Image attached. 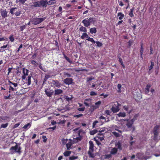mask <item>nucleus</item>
<instances>
[{"label": "nucleus", "mask_w": 160, "mask_h": 160, "mask_svg": "<svg viewBox=\"0 0 160 160\" xmlns=\"http://www.w3.org/2000/svg\"><path fill=\"white\" fill-rule=\"evenodd\" d=\"M87 40L88 41H90L92 42L93 43H96V42L94 41V40L92 38H91L90 37H88V38L87 39Z\"/></svg>", "instance_id": "e433bc0d"}, {"label": "nucleus", "mask_w": 160, "mask_h": 160, "mask_svg": "<svg viewBox=\"0 0 160 160\" xmlns=\"http://www.w3.org/2000/svg\"><path fill=\"white\" fill-rule=\"evenodd\" d=\"M97 32V30L96 28H91L90 29V32L92 33H95Z\"/></svg>", "instance_id": "a878e982"}, {"label": "nucleus", "mask_w": 160, "mask_h": 160, "mask_svg": "<svg viewBox=\"0 0 160 160\" xmlns=\"http://www.w3.org/2000/svg\"><path fill=\"white\" fill-rule=\"evenodd\" d=\"M144 48L143 47V43L142 42L140 43V58L142 59H143V58L142 57V54L143 52Z\"/></svg>", "instance_id": "dca6fc26"}, {"label": "nucleus", "mask_w": 160, "mask_h": 160, "mask_svg": "<svg viewBox=\"0 0 160 160\" xmlns=\"http://www.w3.org/2000/svg\"><path fill=\"white\" fill-rule=\"evenodd\" d=\"M8 123H6L5 124H2L0 128H6L8 126Z\"/></svg>", "instance_id": "de8ad7c7"}, {"label": "nucleus", "mask_w": 160, "mask_h": 160, "mask_svg": "<svg viewBox=\"0 0 160 160\" xmlns=\"http://www.w3.org/2000/svg\"><path fill=\"white\" fill-rule=\"evenodd\" d=\"M20 125V124L19 123H18L16 124H15L14 126V128H15L17 127H18Z\"/></svg>", "instance_id": "774afa93"}, {"label": "nucleus", "mask_w": 160, "mask_h": 160, "mask_svg": "<svg viewBox=\"0 0 160 160\" xmlns=\"http://www.w3.org/2000/svg\"><path fill=\"white\" fill-rule=\"evenodd\" d=\"M117 149L116 148H113L110 151V153L112 155H114L117 153Z\"/></svg>", "instance_id": "412c9836"}, {"label": "nucleus", "mask_w": 160, "mask_h": 160, "mask_svg": "<svg viewBox=\"0 0 160 160\" xmlns=\"http://www.w3.org/2000/svg\"><path fill=\"white\" fill-rule=\"evenodd\" d=\"M50 78V76L48 75H46L45 77V78L43 79V82L44 83L47 80Z\"/></svg>", "instance_id": "79ce46f5"}, {"label": "nucleus", "mask_w": 160, "mask_h": 160, "mask_svg": "<svg viewBox=\"0 0 160 160\" xmlns=\"http://www.w3.org/2000/svg\"><path fill=\"white\" fill-rule=\"evenodd\" d=\"M96 43L97 46L98 47H101L102 45V43L99 41L96 42Z\"/></svg>", "instance_id": "49530a36"}, {"label": "nucleus", "mask_w": 160, "mask_h": 160, "mask_svg": "<svg viewBox=\"0 0 160 160\" xmlns=\"http://www.w3.org/2000/svg\"><path fill=\"white\" fill-rule=\"evenodd\" d=\"M89 151L88 153L90 157L93 158L94 157V155L92 152L93 151V143L92 141H90L89 142Z\"/></svg>", "instance_id": "6e6552de"}, {"label": "nucleus", "mask_w": 160, "mask_h": 160, "mask_svg": "<svg viewBox=\"0 0 160 160\" xmlns=\"http://www.w3.org/2000/svg\"><path fill=\"white\" fill-rule=\"evenodd\" d=\"M71 152L70 151H66L63 153V155L67 157L70 155Z\"/></svg>", "instance_id": "7c9ffc66"}, {"label": "nucleus", "mask_w": 160, "mask_h": 160, "mask_svg": "<svg viewBox=\"0 0 160 160\" xmlns=\"http://www.w3.org/2000/svg\"><path fill=\"white\" fill-rule=\"evenodd\" d=\"M160 127L159 125H156L154 127L153 130V139L157 142L160 139V133L159 132Z\"/></svg>", "instance_id": "f03ea898"}, {"label": "nucleus", "mask_w": 160, "mask_h": 160, "mask_svg": "<svg viewBox=\"0 0 160 160\" xmlns=\"http://www.w3.org/2000/svg\"><path fill=\"white\" fill-rule=\"evenodd\" d=\"M94 79V78H92V77H88V78H87V82H89V81H90L93 79Z\"/></svg>", "instance_id": "4d7b16f0"}, {"label": "nucleus", "mask_w": 160, "mask_h": 160, "mask_svg": "<svg viewBox=\"0 0 160 160\" xmlns=\"http://www.w3.org/2000/svg\"><path fill=\"white\" fill-rule=\"evenodd\" d=\"M121 85L120 84H118L117 85V88L118 89V91L119 92H120L121 91Z\"/></svg>", "instance_id": "3c124183"}, {"label": "nucleus", "mask_w": 160, "mask_h": 160, "mask_svg": "<svg viewBox=\"0 0 160 160\" xmlns=\"http://www.w3.org/2000/svg\"><path fill=\"white\" fill-rule=\"evenodd\" d=\"M9 90V92H10L11 91H16L17 90V88H14L11 86V85H10Z\"/></svg>", "instance_id": "393cba45"}, {"label": "nucleus", "mask_w": 160, "mask_h": 160, "mask_svg": "<svg viewBox=\"0 0 160 160\" xmlns=\"http://www.w3.org/2000/svg\"><path fill=\"white\" fill-rule=\"evenodd\" d=\"M105 113L107 115H110L111 112L109 110H106L105 111Z\"/></svg>", "instance_id": "864d4df0"}, {"label": "nucleus", "mask_w": 160, "mask_h": 160, "mask_svg": "<svg viewBox=\"0 0 160 160\" xmlns=\"http://www.w3.org/2000/svg\"><path fill=\"white\" fill-rule=\"evenodd\" d=\"M117 105L116 106V107H112L111 108V110L113 113L117 112L119 111V107L120 106V104L117 103Z\"/></svg>", "instance_id": "ddd939ff"}, {"label": "nucleus", "mask_w": 160, "mask_h": 160, "mask_svg": "<svg viewBox=\"0 0 160 160\" xmlns=\"http://www.w3.org/2000/svg\"><path fill=\"white\" fill-rule=\"evenodd\" d=\"M62 141L63 142L62 143L63 144L67 142L66 144V146L68 150H69L70 149L72 148V144L75 143H73V140L71 139H70L69 140H68L67 139H63L62 140Z\"/></svg>", "instance_id": "1a4fd4ad"}, {"label": "nucleus", "mask_w": 160, "mask_h": 160, "mask_svg": "<svg viewBox=\"0 0 160 160\" xmlns=\"http://www.w3.org/2000/svg\"><path fill=\"white\" fill-rule=\"evenodd\" d=\"M135 156L132 155L131 158V160H146L149 158V157H144L143 155L141 153H138L136 155V159L134 160Z\"/></svg>", "instance_id": "20e7f679"}, {"label": "nucleus", "mask_w": 160, "mask_h": 160, "mask_svg": "<svg viewBox=\"0 0 160 160\" xmlns=\"http://www.w3.org/2000/svg\"><path fill=\"white\" fill-rule=\"evenodd\" d=\"M118 117H124L126 116V113L124 112H120L117 115Z\"/></svg>", "instance_id": "c756f323"}, {"label": "nucleus", "mask_w": 160, "mask_h": 160, "mask_svg": "<svg viewBox=\"0 0 160 160\" xmlns=\"http://www.w3.org/2000/svg\"><path fill=\"white\" fill-rule=\"evenodd\" d=\"M73 143H77L81 140L82 136L81 134L84 132L80 128H75L73 130Z\"/></svg>", "instance_id": "f257e3e1"}, {"label": "nucleus", "mask_w": 160, "mask_h": 160, "mask_svg": "<svg viewBox=\"0 0 160 160\" xmlns=\"http://www.w3.org/2000/svg\"><path fill=\"white\" fill-rule=\"evenodd\" d=\"M112 155L111 153L109 154H108L104 155V158L105 159H108L112 157Z\"/></svg>", "instance_id": "4c0bfd02"}, {"label": "nucleus", "mask_w": 160, "mask_h": 160, "mask_svg": "<svg viewBox=\"0 0 160 160\" xmlns=\"http://www.w3.org/2000/svg\"><path fill=\"white\" fill-rule=\"evenodd\" d=\"M98 108V107L96 106L95 105H93L91 106V110L92 111H93Z\"/></svg>", "instance_id": "ea45409f"}, {"label": "nucleus", "mask_w": 160, "mask_h": 160, "mask_svg": "<svg viewBox=\"0 0 160 160\" xmlns=\"http://www.w3.org/2000/svg\"><path fill=\"white\" fill-rule=\"evenodd\" d=\"M21 13L20 11H17L14 14L16 16H19Z\"/></svg>", "instance_id": "13d9d810"}, {"label": "nucleus", "mask_w": 160, "mask_h": 160, "mask_svg": "<svg viewBox=\"0 0 160 160\" xmlns=\"http://www.w3.org/2000/svg\"><path fill=\"white\" fill-rule=\"evenodd\" d=\"M22 72L23 75L22 76V78L23 80H24L26 78V76L28 75V70L27 69L23 68L22 70Z\"/></svg>", "instance_id": "f8f14e48"}, {"label": "nucleus", "mask_w": 160, "mask_h": 160, "mask_svg": "<svg viewBox=\"0 0 160 160\" xmlns=\"http://www.w3.org/2000/svg\"><path fill=\"white\" fill-rule=\"evenodd\" d=\"M52 86L58 87H60L61 86V83L58 80H53L51 82Z\"/></svg>", "instance_id": "9d476101"}, {"label": "nucleus", "mask_w": 160, "mask_h": 160, "mask_svg": "<svg viewBox=\"0 0 160 160\" xmlns=\"http://www.w3.org/2000/svg\"><path fill=\"white\" fill-rule=\"evenodd\" d=\"M33 8H36L37 7H40L39 1H38L33 3V4L32 6Z\"/></svg>", "instance_id": "4be33fe9"}, {"label": "nucleus", "mask_w": 160, "mask_h": 160, "mask_svg": "<svg viewBox=\"0 0 160 160\" xmlns=\"http://www.w3.org/2000/svg\"><path fill=\"white\" fill-rule=\"evenodd\" d=\"M63 92L60 89H58L55 90L54 95H58L62 93Z\"/></svg>", "instance_id": "6ab92c4d"}, {"label": "nucleus", "mask_w": 160, "mask_h": 160, "mask_svg": "<svg viewBox=\"0 0 160 160\" xmlns=\"http://www.w3.org/2000/svg\"><path fill=\"white\" fill-rule=\"evenodd\" d=\"M134 9L133 8L131 9L129 13V15L131 17H132L134 16L133 14V11Z\"/></svg>", "instance_id": "a19ab883"}, {"label": "nucleus", "mask_w": 160, "mask_h": 160, "mask_svg": "<svg viewBox=\"0 0 160 160\" xmlns=\"http://www.w3.org/2000/svg\"><path fill=\"white\" fill-rule=\"evenodd\" d=\"M47 1L45 0H41L39 1L40 2V7L42 6L43 7H46L47 6Z\"/></svg>", "instance_id": "f3484780"}, {"label": "nucleus", "mask_w": 160, "mask_h": 160, "mask_svg": "<svg viewBox=\"0 0 160 160\" xmlns=\"http://www.w3.org/2000/svg\"><path fill=\"white\" fill-rule=\"evenodd\" d=\"M63 82L66 84H71L73 82V79L72 78H67L64 80Z\"/></svg>", "instance_id": "9b49d317"}, {"label": "nucleus", "mask_w": 160, "mask_h": 160, "mask_svg": "<svg viewBox=\"0 0 160 160\" xmlns=\"http://www.w3.org/2000/svg\"><path fill=\"white\" fill-rule=\"evenodd\" d=\"M31 76L29 75L28 76V77L27 80H28V85H29L31 83Z\"/></svg>", "instance_id": "c9c22d12"}, {"label": "nucleus", "mask_w": 160, "mask_h": 160, "mask_svg": "<svg viewBox=\"0 0 160 160\" xmlns=\"http://www.w3.org/2000/svg\"><path fill=\"white\" fill-rule=\"evenodd\" d=\"M56 1L55 0H51L48 2H47V3L49 5H52L56 3Z\"/></svg>", "instance_id": "c85d7f7f"}, {"label": "nucleus", "mask_w": 160, "mask_h": 160, "mask_svg": "<svg viewBox=\"0 0 160 160\" xmlns=\"http://www.w3.org/2000/svg\"><path fill=\"white\" fill-rule=\"evenodd\" d=\"M31 63L35 66H36L38 64L34 60H32L31 62Z\"/></svg>", "instance_id": "603ef678"}, {"label": "nucleus", "mask_w": 160, "mask_h": 160, "mask_svg": "<svg viewBox=\"0 0 160 160\" xmlns=\"http://www.w3.org/2000/svg\"><path fill=\"white\" fill-rule=\"evenodd\" d=\"M100 96H103L104 98H105L108 97V94H104V93H102L100 95Z\"/></svg>", "instance_id": "0e129e2a"}, {"label": "nucleus", "mask_w": 160, "mask_h": 160, "mask_svg": "<svg viewBox=\"0 0 160 160\" xmlns=\"http://www.w3.org/2000/svg\"><path fill=\"white\" fill-rule=\"evenodd\" d=\"M101 101H98L97 102L95 103V105L98 107V108L99 107L100 105L101 104Z\"/></svg>", "instance_id": "c03bdc74"}, {"label": "nucleus", "mask_w": 160, "mask_h": 160, "mask_svg": "<svg viewBox=\"0 0 160 160\" xmlns=\"http://www.w3.org/2000/svg\"><path fill=\"white\" fill-rule=\"evenodd\" d=\"M100 119H105V121L106 122H108L109 121V119L108 118H107V120H106L105 118L102 116H101L99 118Z\"/></svg>", "instance_id": "09e8293b"}, {"label": "nucleus", "mask_w": 160, "mask_h": 160, "mask_svg": "<svg viewBox=\"0 0 160 160\" xmlns=\"http://www.w3.org/2000/svg\"><path fill=\"white\" fill-rule=\"evenodd\" d=\"M98 123V121H95L92 124V128H94L98 127V125H97V123Z\"/></svg>", "instance_id": "473e14b6"}, {"label": "nucleus", "mask_w": 160, "mask_h": 160, "mask_svg": "<svg viewBox=\"0 0 160 160\" xmlns=\"http://www.w3.org/2000/svg\"><path fill=\"white\" fill-rule=\"evenodd\" d=\"M9 38L11 42H13L14 40V39L13 38L12 35L10 36Z\"/></svg>", "instance_id": "6e6d98bb"}, {"label": "nucleus", "mask_w": 160, "mask_h": 160, "mask_svg": "<svg viewBox=\"0 0 160 160\" xmlns=\"http://www.w3.org/2000/svg\"><path fill=\"white\" fill-rule=\"evenodd\" d=\"M78 158V157L77 156H71L69 158V160H74L77 159Z\"/></svg>", "instance_id": "37998d69"}, {"label": "nucleus", "mask_w": 160, "mask_h": 160, "mask_svg": "<svg viewBox=\"0 0 160 160\" xmlns=\"http://www.w3.org/2000/svg\"><path fill=\"white\" fill-rule=\"evenodd\" d=\"M135 120V118H133L131 120L127 119V122L126 125L128 128V131L132 130V132L134 131L135 128L134 126H132V125Z\"/></svg>", "instance_id": "7ed1b4c3"}, {"label": "nucleus", "mask_w": 160, "mask_h": 160, "mask_svg": "<svg viewBox=\"0 0 160 160\" xmlns=\"http://www.w3.org/2000/svg\"><path fill=\"white\" fill-rule=\"evenodd\" d=\"M98 131L96 129H94L90 131V133L91 135H93L98 132Z\"/></svg>", "instance_id": "58836bf2"}, {"label": "nucleus", "mask_w": 160, "mask_h": 160, "mask_svg": "<svg viewBox=\"0 0 160 160\" xmlns=\"http://www.w3.org/2000/svg\"><path fill=\"white\" fill-rule=\"evenodd\" d=\"M62 73L63 74V77L64 78H66V77H72L71 75L67 72H64Z\"/></svg>", "instance_id": "b1692460"}, {"label": "nucleus", "mask_w": 160, "mask_h": 160, "mask_svg": "<svg viewBox=\"0 0 160 160\" xmlns=\"http://www.w3.org/2000/svg\"><path fill=\"white\" fill-rule=\"evenodd\" d=\"M8 46V45L7 44L6 45H3L0 48L2 50V49L3 48H6Z\"/></svg>", "instance_id": "69168bd1"}, {"label": "nucleus", "mask_w": 160, "mask_h": 160, "mask_svg": "<svg viewBox=\"0 0 160 160\" xmlns=\"http://www.w3.org/2000/svg\"><path fill=\"white\" fill-rule=\"evenodd\" d=\"M79 30L80 31H81V32H86L87 31V29H86V28L83 26H81V27L79 29Z\"/></svg>", "instance_id": "2f4dec72"}, {"label": "nucleus", "mask_w": 160, "mask_h": 160, "mask_svg": "<svg viewBox=\"0 0 160 160\" xmlns=\"http://www.w3.org/2000/svg\"><path fill=\"white\" fill-rule=\"evenodd\" d=\"M46 18V17L44 18H35L31 19V23L32 24L36 25L42 22Z\"/></svg>", "instance_id": "39448f33"}, {"label": "nucleus", "mask_w": 160, "mask_h": 160, "mask_svg": "<svg viewBox=\"0 0 160 160\" xmlns=\"http://www.w3.org/2000/svg\"><path fill=\"white\" fill-rule=\"evenodd\" d=\"M94 18L91 17L85 19L82 21V22L84 24V26L86 27H88L90 25L91 23H94Z\"/></svg>", "instance_id": "423d86ee"}, {"label": "nucleus", "mask_w": 160, "mask_h": 160, "mask_svg": "<svg viewBox=\"0 0 160 160\" xmlns=\"http://www.w3.org/2000/svg\"><path fill=\"white\" fill-rule=\"evenodd\" d=\"M118 17L119 19L121 20L124 18V15L122 12H119L118 14Z\"/></svg>", "instance_id": "5701e85b"}, {"label": "nucleus", "mask_w": 160, "mask_h": 160, "mask_svg": "<svg viewBox=\"0 0 160 160\" xmlns=\"http://www.w3.org/2000/svg\"><path fill=\"white\" fill-rule=\"evenodd\" d=\"M100 132H102L103 133H104L106 132V129L104 128H101L100 130Z\"/></svg>", "instance_id": "8fccbe9b"}, {"label": "nucleus", "mask_w": 160, "mask_h": 160, "mask_svg": "<svg viewBox=\"0 0 160 160\" xmlns=\"http://www.w3.org/2000/svg\"><path fill=\"white\" fill-rule=\"evenodd\" d=\"M88 35L86 32L83 33L81 37V38L82 39H84L85 38H88Z\"/></svg>", "instance_id": "cd10ccee"}, {"label": "nucleus", "mask_w": 160, "mask_h": 160, "mask_svg": "<svg viewBox=\"0 0 160 160\" xmlns=\"http://www.w3.org/2000/svg\"><path fill=\"white\" fill-rule=\"evenodd\" d=\"M85 107H83L81 108H78V110L79 111L83 112L85 110Z\"/></svg>", "instance_id": "a18cd8bd"}, {"label": "nucleus", "mask_w": 160, "mask_h": 160, "mask_svg": "<svg viewBox=\"0 0 160 160\" xmlns=\"http://www.w3.org/2000/svg\"><path fill=\"white\" fill-rule=\"evenodd\" d=\"M21 148L17 144L15 146L11 147L10 149L12 154H13L14 152H16L20 154L21 152Z\"/></svg>", "instance_id": "0eeeda50"}, {"label": "nucleus", "mask_w": 160, "mask_h": 160, "mask_svg": "<svg viewBox=\"0 0 160 160\" xmlns=\"http://www.w3.org/2000/svg\"><path fill=\"white\" fill-rule=\"evenodd\" d=\"M31 125V124L30 123H28L24 126L23 127V128L28 129L30 127Z\"/></svg>", "instance_id": "bb28decb"}, {"label": "nucleus", "mask_w": 160, "mask_h": 160, "mask_svg": "<svg viewBox=\"0 0 160 160\" xmlns=\"http://www.w3.org/2000/svg\"><path fill=\"white\" fill-rule=\"evenodd\" d=\"M113 134L116 137H118L119 136V134L115 132H113Z\"/></svg>", "instance_id": "052dcab7"}, {"label": "nucleus", "mask_w": 160, "mask_h": 160, "mask_svg": "<svg viewBox=\"0 0 160 160\" xmlns=\"http://www.w3.org/2000/svg\"><path fill=\"white\" fill-rule=\"evenodd\" d=\"M82 116H83V114H78V115H74V117H76V118H79L81 117H82Z\"/></svg>", "instance_id": "bf43d9fd"}, {"label": "nucleus", "mask_w": 160, "mask_h": 160, "mask_svg": "<svg viewBox=\"0 0 160 160\" xmlns=\"http://www.w3.org/2000/svg\"><path fill=\"white\" fill-rule=\"evenodd\" d=\"M63 55L64 57V58L69 63H72V61L69 58L67 57L65 54H63Z\"/></svg>", "instance_id": "72a5a7b5"}, {"label": "nucleus", "mask_w": 160, "mask_h": 160, "mask_svg": "<svg viewBox=\"0 0 160 160\" xmlns=\"http://www.w3.org/2000/svg\"><path fill=\"white\" fill-rule=\"evenodd\" d=\"M21 30V31H23L25 28V26H20Z\"/></svg>", "instance_id": "338daca9"}, {"label": "nucleus", "mask_w": 160, "mask_h": 160, "mask_svg": "<svg viewBox=\"0 0 160 160\" xmlns=\"http://www.w3.org/2000/svg\"><path fill=\"white\" fill-rule=\"evenodd\" d=\"M17 8H11L10 10V13L12 14H14L15 13V12L16 9H17Z\"/></svg>", "instance_id": "f704fd0d"}, {"label": "nucleus", "mask_w": 160, "mask_h": 160, "mask_svg": "<svg viewBox=\"0 0 160 160\" xmlns=\"http://www.w3.org/2000/svg\"><path fill=\"white\" fill-rule=\"evenodd\" d=\"M90 95L91 96H96L97 95V93L94 92L92 91L90 93Z\"/></svg>", "instance_id": "5fc2aeb1"}, {"label": "nucleus", "mask_w": 160, "mask_h": 160, "mask_svg": "<svg viewBox=\"0 0 160 160\" xmlns=\"http://www.w3.org/2000/svg\"><path fill=\"white\" fill-rule=\"evenodd\" d=\"M45 92L47 95L49 97H51L53 92L52 90L49 89L45 90Z\"/></svg>", "instance_id": "2eb2a0df"}, {"label": "nucleus", "mask_w": 160, "mask_h": 160, "mask_svg": "<svg viewBox=\"0 0 160 160\" xmlns=\"http://www.w3.org/2000/svg\"><path fill=\"white\" fill-rule=\"evenodd\" d=\"M154 65V62L152 61H151V65L149 67V70L148 71V72L149 74L151 73L152 71L151 70L153 68V67Z\"/></svg>", "instance_id": "aec40b11"}, {"label": "nucleus", "mask_w": 160, "mask_h": 160, "mask_svg": "<svg viewBox=\"0 0 160 160\" xmlns=\"http://www.w3.org/2000/svg\"><path fill=\"white\" fill-rule=\"evenodd\" d=\"M150 87L151 85L149 84L147 85L146 86L145 89V93L146 94L148 93Z\"/></svg>", "instance_id": "a211bd4d"}, {"label": "nucleus", "mask_w": 160, "mask_h": 160, "mask_svg": "<svg viewBox=\"0 0 160 160\" xmlns=\"http://www.w3.org/2000/svg\"><path fill=\"white\" fill-rule=\"evenodd\" d=\"M1 13L2 18H5L8 17V12L6 10H1Z\"/></svg>", "instance_id": "4468645a"}, {"label": "nucleus", "mask_w": 160, "mask_h": 160, "mask_svg": "<svg viewBox=\"0 0 160 160\" xmlns=\"http://www.w3.org/2000/svg\"><path fill=\"white\" fill-rule=\"evenodd\" d=\"M116 147L117 148H118V149H119L120 150H121L122 148H121V146L119 144H117L116 145Z\"/></svg>", "instance_id": "e2e57ef3"}, {"label": "nucleus", "mask_w": 160, "mask_h": 160, "mask_svg": "<svg viewBox=\"0 0 160 160\" xmlns=\"http://www.w3.org/2000/svg\"><path fill=\"white\" fill-rule=\"evenodd\" d=\"M27 0H18L19 2L22 4H23Z\"/></svg>", "instance_id": "680f3d73"}]
</instances>
